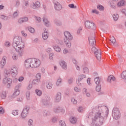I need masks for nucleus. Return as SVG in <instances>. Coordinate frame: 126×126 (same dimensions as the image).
Listing matches in <instances>:
<instances>
[{
  "instance_id": "f257e3e1",
  "label": "nucleus",
  "mask_w": 126,
  "mask_h": 126,
  "mask_svg": "<svg viewBox=\"0 0 126 126\" xmlns=\"http://www.w3.org/2000/svg\"><path fill=\"white\" fill-rule=\"evenodd\" d=\"M108 113L107 112H105L104 115H103V112L98 110L95 113H94L93 112H90L86 116L87 121H89L90 119H92L93 123V126H101L104 123V117H108Z\"/></svg>"
},
{
  "instance_id": "f03ea898",
  "label": "nucleus",
  "mask_w": 126,
  "mask_h": 126,
  "mask_svg": "<svg viewBox=\"0 0 126 126\" xmlns=\"http://www.w3.org/2000/svg\"><path fill=\"white\" fill-rule=\"evenodd\" d=\"M12 46L20 56H21L23 55L24 49L25 46L24 43L22 42V39L21 37L16 36L14 38Z\"/></svg>"
},
{
  "instance_id": "7ed1b4c3",
  "label": "nucleus",
  "mask_w": 126,
  "mask_h": 126,
  "mask_svg": "<svg viewBox=\"0 0 126 126\" xmlns=\"http://www.w3.org/2000/svg\"><path fill=\"white\" fill-rule=\"evenodd\" d=\"M31 64L32 68L39 67L41 64V61L36 58H31Z\"/></svg>"
},
{
  "instance_id": "20e7f679",
  "label": "nucleus",
  "mask_w": 126,
  "mask_h": 126,
  "mask_svg": "<svg viewBox=\"0 0 126 126\" xmlns=\"http://www.w3.org/2000/svg\"><path fill=\"white\" fill-rule=\"evenodd\" d=\"M17 73H18V72L17 71V68L15 67L12 68L11 70L9 69L6 71L5 76L6 77V76H9V75L11 74L13 77H15Z\"/></svg>"
},
{
  "instance_id": "39448f33",
  "label": "nucleus",
  "mask_w": 126,
  "mask_h": 126,
  "mask_svg": "<svg viewBox=\"0 0 126 126\" xmlns=\"http://www.w3.org/2000/svg\"><path fill=\"white\" fill-rule=\"evenodd\" d=\"M51 97L48 95H44L42 99V103L44 106L48 107L51 105Z\"/></svg>"
},
{
  "instance_id": "423d86ee",
  "label": "nucleus",
  "mask_w": 126,
  "mask_h": 126,
  "mask_svg": "<svg viewBox=\"0 0 126 126\" xmlns=\"http://www.w3.org/2000/svg\"><path fill=\"white\" fill-rule=\"evenodd\" d=\"M112 117L115 120H118L121 118V113L120 112V109L118 108H115L112 111Z\"/></svg>"
},
{
  "instance_id": "0eeeda50",
  "label": "nucleus",
  "mask_w": 126,
  "mask_h": 126,
  "mask_svg": "<svg viewBox=\"0 0 126 126\" xmlns=\"http://www.w3.org/2000/svg\"><path fill=\"white\" fill-rule=\"evenodd\" d=\"M92 51L94 53L95 58L98 61L101 60V51H99L96 47L94 46H92Z\"/></svg>"
},
{
  "instance_id": "6e6552de",
  "label": "nucleus",
  "mask_w": 126,
  "mask_h": 126,
  "mask_svg": "<svg viewBox=\"0 0 126 126\" xmlns=\"http://www.w3.org/2000/svg\"><path fill=\"white\" fill-rule=\"evenodd\" d=\"M85 25L86 28L88 29H92V30H95L96 29L95 24L89 21H86L85 23Z\"/></svg>"
},
{
  "instance_id": "1a4fd4ad",
  "label": "nucleus",
  "mask_w": 126,
  "mask_h": 126,
  "mask_svg": "<svg viewBox=\"0 0 126 126\" xmlns=\"http://www.w3.org/2000/svg\"><path fill=\"white\" fill-rule=\"evenodd\" d=\"M100 81H101V78H100L99 77H97L95 78H94V82L96 84V85H97L95 88V90L97 92H100V91H101V85H99L100 84Z\"/></svg>"
},
{
  "instance_id": "9d476101",
  "label": "nucleus",
  "mask_w": 126,
  "mask_h": 126,
  "mask_svg": "<svg viewBox=\"0 0 126 126\" xmlns=\"http://www.w3.org/2000/svg\"><path fill=\"white\" fill-rule=\"evenodd\" d=\"M29 111V108H28V107L24 108L21 114V116L23 119H25V118L27 117V114H28Z\"/></svg>"
},
{
  "instance_id": "9b49d317",
  "label": "nucleus",
  "mask_w": 126,
  "mask_h": 126,
  "mask_svg": "<svg viewBox=\"0 0 126 126\" xmlns=\"http://www.w3.org/2000/svg\"><path fill=\"white\" fill-rule=\"evenodd\" d=\"M89 42L90 46H95L96 45V40L94 36H90L89 37Z\"/></svg>"
},
{
  "instance_id": "f8f14e48",
  "label": "nucleus",
  "mask_w": 126,
  "mask_h": 126,
  "mask_svg": "<svg viewBox=\"0 0 126 126\" xmlns=\"http://www.w3.org/2000/svg\"><path fill=\"white\" fill-rule=\"evenodd\" d=\"M12 82V80L10 78H5L3 79V83H7V88H10V86L11 85V83Z\"/></svg>"
},
{
  "instance_id": "ddd939ff",
  "label": "nucleus",
  "mask_w": 126,
  "mask_h": 126,
  "mask_svg": "<svg viewBox=\"0 0 126 126\" xmlns=\"http://www.w3.org/2000/svg\"><path fill=\"white\" fill-rule=\"evenodd\" d=\"M64 35L66 39V41H71L73 38L70 33L68 32H64Z\"/></svg>"
},
{
  "instance_id": "4468645a",
  "label": "nucleus",
  "mask_w": 126,
  "mask_h": 126,
  "mask_svg": "<svg viewBox=\"0 0 126 126\" xmlns=\"http://www.w3.org/2000/svg\"><path fill=\"white\" fill-rule=\"evenodd\" d=\"M55 4V9L56 10H58V11H60V10H62L63 9V6H62V4L60 3L59 2H55L54 3Z\"/></svg>"
},
{
  "instance_id": "2eb2a0df",
  "label": "nucleus",
  "mask_w": 126,
  "mask_h": 126,
  "mask_svg": "<svg viewBox=\"0 0 126 126\" xmlns=\"http://www.w3.org/2000/svg\"><path fill=\"white\" fill-rule=\"evenodd\" d=\"M84 78H86V75H84V74H81V75H79L78 81L77 82V84L78 85H81V83H80V82L82 80H83V79H84Z\"/></svg>"
},
{
  "instance_id": "dca6fc26",
  "label": "nucleus",
  "mask_w": 126,
  "mask_h": 126,
  "mask_svg": "<svg viewBox=\"0 0 126 126\" xmlns=\"http://www.w3.org/2000/svg\"><path fill=\"white\" fill-rule=\"evenodd\" d=\"M40 5L41 4L40 3V2L36 1L35 3H32L31 4V7H32V8H33V9H36V7H40Z\"/></svg>"
},
{
  "instance_id": "f3484780",
  "label": "nucleus",
  "mask_w": 126,
  "mask_h": 126,
  "mask_svg": "<svg viewBox=\"0 0 126 126\" xmlns=\"http://www.w3.org/2000/svg\"><path fill=\"white\" fill-rule=\"evenodd\" d=\"M25 66L27 68L31 67V59H29L25 61Z\"/></svg>"
},
{
  "instance_id": "a211bd4d",
  "label": "nucleus",
  "mask_w": 126,
  "mask_h": 126,
  "mask_svg": "<svg viewBox=\"0 0 126 126\" xmlns=\"http://www.w3.org/2000/svg\"><path fill=\"white\" fill-rule=\"evenodd\" d=\"M62 99V94L60 92L57 93L56 95V98L55 99V102L56 103H59L60 101Z\"/></svg>"
},
{
  "instance_id": "6ab92c4d",
  "label": "nucleus",
  "mask_w": 126,
  "mask_h": 126,
  "mask_svg": "<svg viewBox=\"0 0 126 126\" xmlns=\"http://www.w3.org/2000/svg\"><path fill=\"white\" fill-rule=\"evenodd\" d=\"M27 21H28V17H24L19 19L18 23L21 24L22 23H23L24 22H27Z\"/></svg>"
},
{
  "instance_id": "aec40b11",
  "label": "nucleus",
  "mask_w": 126,
  "mask_h": 126,
  "mask_svg": "<svg viewBox=\"0 0 126 126\" xmlns=\"http://www.w3.org/2000/svg\"><path fill=\"white\" fill-rule=\"evenodd\" d=\"M60 64L61 66H62V68H63V69H66L67 68V65H66L65 62L63 61H61Z\"/></svg>"
},
{
  "instance_id": "412c9836",
  "label": "nucleus",
  "mask_w": 126,
  "mask_h": 126,
  "mask_svg": "<svg viewBox=\"0 0 126 126\" xmlns=\"http://www.w3.org/2000/svg\"><path fill=\"white\" fill-rule=\"evenodd\" d=\"M49 37V33L47 31H44V32L42 33V38L43 40H47Z\"/></svg>"
},
{
  "instance_id": "4be33fe9",
  "label": "nucleus",
  "mask_w": 126,
  "mask_h": 126,
  "mask_svg": "<svg viewBox=\"0 0 126 126\" xmlns=\"http://www.w3.org/2000/svg\"><path fill=\"white\" fill-rule=\"evenodd\" d=\"M43 21L45 26H46V27H49V26H50V22H49V21H48V19H47V18H46V17H43Z\"/></svg>"
},
{
  "instance_id": "5701e85b",
  "label": "nucleus",
  "mask_w": 126,
  "mask_h": 126,
  "mask_svg": "<svg viewBox=\"0 0 126 126\" xmlns=\"http://www.w3.org/2000/svg\"><path fill=\"white\" fill-rule=\"evenodd\" d=\"M116 80V78L113 75H110L108 77L107 81L108 82H111V81H115Z\"/></svg>"
},
{
  "instance_id": "b1692460",
  "label": "nucleus",
  "mask_w": 126,
  "mask_h": 126,
  "mask_svg": "<svg viewBox=\"0 0 126 126\" xmlns=\"http://www.w3.org/2000/svg\"><path fill=\"white\" fill-rule=\"evenodd\" d=\"M70 40H66V39H64V42L66 44V47L68 48H70L71 47V43H70Z\"/></svg>"
},
{
  "instance_id": "393cba45",
  "label": "nucleus",
  "mask_w": 126,
  "mask_h": 126,
  "mask_svg": "<svg viewBox=\"0 0 126 126\" xmlns=\"http://www.w3.org/2000/svg\"><path fill=\"white\" fill-rule=\"evenodd\" d=\"M43 114L44 117H48V116H50L51 112L47 110H44Z\"/></svg>"
},
{
  "instance_id": "a878e982",
  "label": "nucleus",
  "mask_w": 126,
  "mask_h": 126,
  "mask_svg": "<svg viewBox=\"0 0 126 126\" xmlns=\"http://www.w3.org/2000/svg\"><path fill=\"white\" fill-rule=\"evenodd\" d=\"M46 87L48 89H52V87H53V84L50 82H47L46 83Z\"/></svg>"
},
{
  "instance_id": "bb28decb",
  "label": "nucleus",
  "mask_w": 126,
  "mask_h": 126,
  "mask_svg": "<svg viewBox=\"0 0 126 126\" xmlns=\"http://www.w3.org/2000/svg\"><path fill=\"white\" fill-rule=\"evenodd\" d=\"M69 121L71 124H74L76 123V118L74 117H72L70 118Z\"/></svg>"
},
{
  "instance_id": "cd10ccee",
  "label": "nucleus",
  "mask_w": 126,
  "mask_h": 126,
  "mask_svg": "<svg viewBox=\"0 0 126 126\" xmlns=\"http://www.w3.org/2000/svg\"><path fill=\"white\" fill-rule=\"evenodd\" d=\"M53 48L55 51H56V52H57V53H60V52H61V48L58 45L54 46Z\"/></svg>"
},
{
  "instance_id": "c85d7f7f",
  "label": "nucleus",
  "mask_w": 126,
  "mask_h": 126,
  "mask_svg": "<svg viewBox=\"0 0 126 126\" xmlns=\"http://www.w3.org/2000/svg\"><path fill=\"white\" fill-rule=\"evenodd\" d=\"M39 82H40V80L37 79H34L33 80L32 82V85H38Z\"/></svg>"
},
{
  "instance_id": "c756f323",
  "label": "nucleus",
  "mask_w": 126,
  "mask_h": 126,
  "mask_svg": "<svg viewBox=\"0 0 126 126\" xmlns=\"http://www.w3.org/2000/svg\"><path fill=\"white\" fill-rule=\"evenodd\" d=\"M53 111L54 112V113H60V112H61V107H55L53 108Z\"/></svg>"
},
{
  "instance_id": "7c9ffc66",
  "label": "nucleus",
  "mask_w": 126,
  "mask_h": 126,
  "mask_svg": "<svg viewBox=\"0 0 126 126\" xmlns=\"http://www.w3.org/2000/svg\"><path fill=\"white\" fill-rule=\"evenodd\" d=\"M5 59H6V57L5 56H4L3 58H2V61H1V65H2V68L3 67V65H4V64H5Z\"/></svg>"
},
{
  "instance_id": "2f4dec72",
  "label": "nucleus",
  "mask_w": 126,
  "mask_h": 126,
  "mask_svg": "<svg viewBox=\"0 0 126 126\" xmlns=\"http://www.w3.org/2000/svg\"><path fill=\"white\" fill-rule=\"evenodd\" d=\"M54 22L57 26H61L62 25V22L59 20H55Z\"/></svg>"
},
{
  "instance_id": "473e14b6",
  "label": "nucleus",
  "mask_w": 126,
  "mask_h": 126,
  "mask_svg": "<svg viewBox=\"0 0 126 126\" xmlns=\"http://www.w3.org/2000/svg\"><path fill=\"white\" fill-rule=\"evenodd\" d=\"M113 19L115 21H117L119 19V15L118 14H114L113 15Z\"/></svg>"
},
{
  "instance_id": "72a5a7b5",
  "label": "nucleus",
  "mask_w": 126,
  "mask_h": 126,
  "mask_svg": "<svg viewBox=\"0 0 126 126\" xmlns=\"http://www.w3.org/2000/svg\"><path fill=\"white\" fill-rule=\"evenodd\" d=\"M110 41H111V43H112V44H115L116 42H117V40H116V39L114 36L110 37Z\"/></svg>"
},
{
  "instance_id": "f704fd0d",
  "label": "nucleus",
  "mask_w": 126,
  "mask_h": 126,
  "mask_svg": "<svg viewBox=\"0 0 126 126\" xmlns=\"http://www.w3.org/2000/svg\"><path fill=\"white\" fill-rule=\"evenodd\" d=\"M6 97V93L5 92H2L1 94V99H5Z\"/></svg>"
},
{
  "instance_id": "c9c22d12",
  "label": "nucleus",
  "mask_w": 126,
  "mask_h": 126,
  "mask_svg": "<svg viewBox=\"0 0 126 126\" xmlns=\"http://www.w3.org/2000/svg\"><path fill=\"white\" fill-rule=\"evenodd\" d=\"M0 18L3 20H8V17L4 15H1Z\"/></svg>"
},
{
  "instance_id": "e433bc0d",
  "label": "nucleus",
  "mask_w": 126,
  "mask_h": 126,
  "mask_svg": "<svg viewBox=\"0 0 126 126\" xmlns=\"http://www.w3.org/2000/svg\"><path fill=\"white\" fill-rule=\"evenodd\" d=\"M28 30L31 33H34L35 32V29L31 27L28 28Z\"/></svg>"
},
{
  "instance_id": "4c0bfd02",
  "label": "nucleus",
  "mask_w": 126,
  "mask_h": 126,
  "mask_svg": "<svg viewBox=\"0 0 126 126\" xmlns=\"http://www.w3.org/2000/svg\"><path fill=\"white\" fill-rule=\"evenodd\" d=\"M35 93H36L37 96H41L42 95V91L39 90H36Z\"/></svg>"
},
{
  "instance_id": "58836bf2",
  "label": "nucleus",
  "mask_w": 126,
  "mask_h": 126,
  "mask_svg": "<svg viewBox=\"0 0 126 126\" xmlns=\"http://www.w3.org/2000/svg\"><path fill=\"white\" fill-rule=\"evenodd\" d=\"M118 6H123V5H125V1H120L119 2H118Z\"/></svg>"
},
{
  "instance_id": "ea45409f",
  "label": "nucleus",
  "mask_w": 126,
  "mask_h": 126,
  "mask_svg": "<svg viewBox=\"0 0 126 126\" xmlns=\"http://www.w3.org/2000/svg\"><path fill=\"white\" fill-rule=\"evenodd\" d=\"M59 125L60 126H66V125H65V122H64V121H63L62 120H61L59 122Z\"/></svg>"
},
{
  "instance_id": "a19ab883",
  "label": "nucleus",
  "mask_w": 126,
  "mask_h": 126,
  "mask_svg": "<svg viewBox=\"0 0 126 126\" xmlns=\"http://www.w3.org/2000/svg\"><path fill=\"white\" fill-rule=\"evenodd\" d=\"M83 71L84 73H88L89 72V69L87 67L83 68Z\"/></svg>"
},
{
  "instance_id": "79ce46f5",
  "label": "nucleus",
  "mask_w": 126,
  "mask_h": 126,
  "mask_svg": "<svg viewBox=\"0 0 126 126\" xmlns=\"http://www.w3.org/2000/svg\"><path fill=\"white\" fill-rule=\"evenodd\" d=\"M12 59L14 61H17L18 59V56L16 54H14L12 56Z\"/></svg>"
},
{
  "instance_id": "37998d69",
  "label": "nucleus",
  "mask_w": 126,
  "mask_h": 126,
  "mask_svg": "<svg viewBox=\"0 0 126 126\" xmlns=\"http://www.w3.org/2000/svg\"><path fill=\"white\" fill-rule=\"evenodd\" d=\"M34 17H35V20H36V21H37V22H38V23L41 22V20H42V19H41L40 17H37V16H35Z\"/></svg>"
},
{
  "instance_id": "c03bdc74",
  "label": "nucleus",
  "mask_w": 126,
  "mask_h": 126,
  "mask_svg": "<svg viewBox=\"0 0 126 126\" xmlns=\"http://www.w3.org/2000/svg\"><path fill=\"white\" fill-rule=\"evenodd\" d=\"M62 81H63V79H62V78L58 79L56 83L57 85L59 86L60 85V84L62 83Z\"/></svg>"
},
{
  "instance_id": "a18cd8bd",
  "label": "nucleus",
  "mask_w": 126,
  "mask_h": 126,
  "mask_svg": "<svg viewBox=\"0 0 126 126\" xmlns=\"http://www.w3.org/2000/svg\"><path fill=\"white\" fill-rule=\"evenodd\" d=\"M97 8L99 10H104V6L101 5H97Z\"/></svg>"
},
{
  "instance_id": "49530a36",
  "label": "nucleus",
  "mask_w": 126,
  "mask_h": 126,
  "mask_svg": "<svg viewBox=\"0 0 126 126\" xmlns=\"http://www.w3.org/2000/svg\"><path fill=\"white\" fill-rule=\"evenodd\" d=\"M36 79H37L38 80H39L40 81V79H41V74L40 73H37L36 75Z\"/></svg>"
},
{
  "instance_id": "de8ad7c7",
  "label": "nucleus",
  "mask_w": 126,
  "mask_h": 126,
  "mask_svg": "<svg viewBox=\"0 0 126 126\" xmlns=\"http://www.w3.org/2000/svg\"><path fill=\"white\" fill-rule=\"evenodd\" d=\"M28 125L29 126H33V120L30 119L28 122Z\"/></svg>"
},
{
  "instance_id": "09e8293b",
  "label": "nucleus",
  "mask_w": 126,
  "mask_h": 126,
  "mask_svg": "<svg viewBox=\"0 0 126 126\" xmlns=\"http://www.w3.org/2000/svg\"><path fill=\"white\" fill-rule=\"evenodd\" d=\"M12 114L14 116H17V115H18V110H13L12 112Z\"/></svg>"
},
{
  "instance_id": "8fccbe9b",
  "label": "nucleus",
  "mask_w": 126,
  "mask_h": 126,
  "mask_svg": "<svg viewBox=\"0 0 126 126\" xmlns=\"http://www.w3.org/2000/svg\"><path fill=\"white\" fill-rule=\"evenodd\" d=\"M69 7L70 8H76V6L74 5V4H70L68 5Z\"/></svg>"
},
{
  "instance_id": "3c124183",
  "label": "nucleus",
  "mask_w": 126,
  "mask_h": 126,
  "mask_svg": "<svg viewBox=\"0 0 126 126\" xmlns=\"http://www.w3.org/2000/svg\"><path fill=\"white\" fill-rule=\"evenodd\" d=\"M14 94L15 96H18V95L20 94V91H19V90H17L14 93Z\"/></svg>"
},
{
  "instance_id": "603ef678",
  "label": "nucleus",
  "mask_w": 126,
  "mask_h": 126,
  "mask_svg": "<svg viewBox=\"0 0 126 126\" xmlns=\"http://www.w3.org/2000/svg\"><path fill=\"white\" fill-rule=\"evenodd\" d=\"M83 28L81 27H80L77 32V34H80V32L82 31Z\"/></svg>"
},
{
  "instance_id": "864d4df0",
  "label": "nucleus",
  "mask_w": 126,
  "mask_h": 126,
  "mask_svg": "<svg viewBox=\"0 0 126 126\" xmlns=\"http://www.w3.org/2000/svg\"><path fill=\"white\" fill-rule=\"evenodd\" d=\"M4 46L5 47H9L10 46V43H9L8 41H6L4 43Z\"/></svg>"
},
{
  "instance_id": "5fc2aeb1",
  "label": "nucleus",
  "mask_w": 126,
  "mask_h": 126,
  "mask_svg": "<svg viewBox=\"0 0 126 126\" xmlns=\"http://www.w3.org/2000/svg\"><path fill=\"white\" fill-rule=\"evenodd\" d=\"M17 15H18V13L17 11H15V12H14V13L13 14V17L14 18H15V17H17Z\"/></svg>"
},
{
  "instance_id": "6e6d98bb",
  "label": "nucleus",
  "mask_w": 126,
  "mask_h": 126,
  "mask_svg": "<svg viewBox=\"0 0 126 126\" xmlns=\"http://www.w3.org/2000/svg\"><path fill=\"white\" fill-rule=\"evenodd\" d=\"M4 113V110H3V108L0 107V114L1 115H2Z\"/></svg>"
},
{
  "instance_id": "4d7b16f0",
  "label": "nucleus",
  "mask_w": 126,
  "mask_h": 126,
  "mask_svg": "<svg viewBox=\"0 0 126 126\" xmlns=\"http://www.w3.org/2000/svg\"><path fill=\"white\" fill-rule=\"evenodd\" d=\"M83 110V108L81 106L79 107L78 108V111L79 112V113H81Z\"/></svg>"
},
{
  "instance_id": "13d9d810",
  "label": "nucleus",
  "mask_w": 126,
  "mask_h": 126,
  "mask_svg": "<svg viewBox=\"0 0 126 126\" xmlns=\"http://www.w3.org/2000/svg\"><path fill=\"white\" fill-rule=\"evenodd\" d=\"M71 102L73 103V104H77V100H75L74 98L71 99Z\"/></svg>"
},
{
  "instance_id": "bf43d9fd",
  "label": "nucleus",
  "mask_w": 126,
  "mask_h": 126,
  "mask_svg": "<svg viewBox=\"0 0 126 126\" xmlns=\"http://www.w3.org/2000/svg\"><path fill=\"white\" fill-rule=\"evenodd\" d=\"M21 34L24 37H26L27 36V33H25L24 31H21Z\"/></svg>"
},
{
  "instance_id": "052dcab7",
  "label": "nucleus",
  "mask_w": 126,
  "mask_h": 126,
  "mask_svg": "<svg viewBox=\"0 0 126 126\" xmlns=\"http://www.w3.org/2000/svg\"><path fill=\"white\" fill-rule=\"evenodd\" d=\"M52 123H57V118L56 117L53 118L52 119Z\"/></svg>"
},
{
  "instance_id": "680f3d73",
  "label": "nucleus",
  "mask_w": 126,
  "mask_h": 126,
  "mask_svg": "<svg viewBox=\"0 0 126 126\" xmlns=\"http://www.w3.org/2000/svg\"><path fill=\"white\" fill-rule=\"evenodd\" d=\"M26 97L27 98V99H29V96H30V92H27L26 93Z\"/></svg>"
},
{
  "instance_id": "e2e57ef3",
  "label": "nucleus",
  "mask_w": 126,
  "mask_h": 126,
  "mask_svg": "<svg viewBox=\"0 0 126 126\" xmlns=\"http://www.w3.org/2000/svg\"><path fill=\"white\" fill-rule=\"evenodd\" d=\"M90 81H91V78H88L87 80V82L88 84H89V85H90V84H91V83H90Z\"/></svg>"
},
{
  "instance_id": "0e129e2a",
  "label": "nucleus",
  "mask_w": 126,
  "mask_h": 126,
  "mask_svg": "<svg viewBox=\"0 0 126 126\" xmlns=\"http://www.w3.org/2000/svg\"><path fill=\"white\" fill-rule=\"evenodd\" d=\"M73 81V79H70L68 80V83H69V84H71Z\"/></svg>"
},
{
  "instance_id": "69168bd1",
  "label": "nucleus",
  "mask_w": 126,
  "mask_h": 126,
  "mask_svg": "<svg viewBox=\"0 0 126 126\" xmlns=\"http://www.w3.org/2000/svg\"><path fill=\"white\" fill-rule=\"evenodd\" d=\"M17 101H18V102H22V101H23V98H22V97H19V98H17Z\"/></svg>"
},
{
  "instance_id": "338daca9",
  "label": "nucleus",
  "mask_w": 126,
  "mask_h": 126,
  "mask_svg": "<svg viewBox=\"0 0 126 126\" xmlns=\"http://www.w3.org/2000/svg\"><path fill=\"white\" fill-rule=\"evenodd\" d=\"M20 4V2L19 1V0H17L16 3V6L18 7L19 6Z\"/></svg>"
},
{
  "instance_id": "774afa93",
  "label": "nucleus",
  "mask_w": 126,
  "mask_h": 126,
  "mask_svg": "<svg viewBox=\"0 0 126 126\" xmlns=\"http://www.w3.org/2000/svg\"><path fill=\"white\" fill-rule=\"evenodd\" d=\"M24 77H20L19 79H18V81H20V82H21V81H23V80H24Z\"/></svg>"
}]
</instances>
